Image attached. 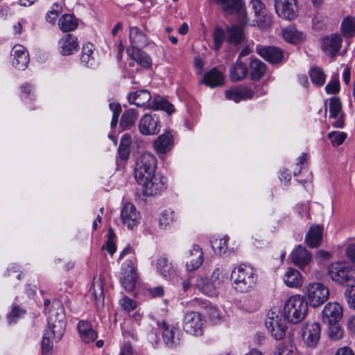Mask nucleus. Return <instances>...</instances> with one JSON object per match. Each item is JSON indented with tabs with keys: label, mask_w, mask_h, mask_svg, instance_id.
I'll return each mask as SVG.
<instances>
[{
	"label": "nucleus",
	"mask_w": 355,
	"mask_h": 355,
	"mask_svg": "<svg viewBox=\"0 0 355 355\" xmlns=\"http://www.w3.org/2000/svg\"><path fill=\"white\" fill-rule=\"evenodd\" d=\"M62 11V7L59 3H54L51 10H49L46 16V19L49 22L54 24L56 18Z\"/></svg>",
	"instance_id": "obj_54"
},
{
	"label": "nucleus",
	"mask_w": 355,
	"mask_h": 355,
	"mask_svg": "<svg viewBox=\"0 0 355 355\" xmlns=\"http://www.w3.org/2000/svg\"><path fill=\"white\" fill-rule=\"evenodd\" d=\"M94 47L92 43H87L83 46L81 61L87 67H92L94 64Z\"/></svg>",
	"instance_id": "obj_44"
},
{
	"label": "nucleus",
	"mask_w": 355,
	"mask_h": 355,
	"mask_svg": "<svg viewBox=\"0 0 355 355\" xmlns=\"http://www.w3.org/2000/svg\"><path fill=\"white\" fill-rule=\"evenodd\" d=\"M144 195L152 196L159 194L166 188V179L163 176L153 175L149 178H145L141 184Z\"/></svg>",
	"instance_id": "obj_11"
},
{
	"label": "nucleus",
	"mask_w": 355,
	"mask_h": 355,
	"mask_svg": "<svg viewBox=\"0 0 355 355\" xmlns=\"http://www.w3.org/2000/svg\"><path fill=\"white\" fill-rule=\"evenodd\" d=\"M283 280L288 288H300L303 284V277L297 270L289 268L285 272Z\"/></svg>",
	"instance_id": "obj_29"
},
{
	"label": "nucleus",
	"mask_w": 355,
	"mask_h": 355,
	"mask_svg": "<svg viewBox=\"0 0 355 355\" xmlns=\"http://www.w3.org/2000/svg\"><path fill=\"white\" fill-rule=\"evenodd\" d=\"M127 53L128 55L140 66L144 68H150L151 67V58L140 49L129 47L127 49Z\"/></svg>",
	"instance_id": "obj_28"
},
{
	"label": "nucleus",
	"mask_w": 355,
	"mask_h": 355,
	"mask_svg": "<svg viewBox=\"0 0 355 355\" xmlns=\"http://www.w3.org/2000/svg\"><path fill=\"white\" fill-rule=\"evenodd\" d=\"M248 69L247 65L239 58L233 64L230 69V78L233 82L243 80L248 75Z\"/></svg>",
	"instance_id": "obj_31"
},
{
	"label": "nucleus",
	"mask_w": 355,
	"mask_h": 355,
	"mask_svg": "<svg viewBox=\"0 0 355 355\" xmlns=\"http://www.w3.org/2000/svg\"><path fill=\"white\" fill-rule=\"evenodd\" d=\"M328 274L334 282L340 284L351 286L355 284V270L349 267L346 263H331L328 267Z\"/></svg>",
	"instance_id": "obj_5"
},
{
	"label": "nucleus",
	"mask_w": 355,
	"mask_h": 355,
	"mask_svg": "<svg viewBox=\"0 0 355 355\" xmlns=\"http://www.w3.org/2000/svg\"><path fill=\"white\" fill-rule=\"evenodd\" d=\"M250 4L256 17L267 12L264 3L261 0H251Z\"/></svg>",
	"instance_id": "obj_56"
},
{
	"label": "nucleus",
	"mask_w": 355,
	"mask_h": 355,
	"mask_svg": "<svg viewBox=\"0 0 355 355\" xmlns=\"http://www.w3.org/2000/svg\"><path fill=\"white\" fill-rule=\"evenodd\" d=\"M66 327L65 314L62 305L59 301H53L49 311L48 329L42 340V355H51L53 340L58 341L62 337Z\"/></svg>",
	"instance_id": "obj_1"
},
{
	"label": "nucleus",
	"mask_w": 355,
	"mask_h": 355,
	"mask_svg": "<svg viewBox=\"0 0 355 355\" xmlns=\"http://www.w3.org/2000/svg\"><path fill=\"white\" fill-rule=\"evenodd\" d=\"M341 32L345 37H352L355 35V17L347 16L341 24Z\"/></svg>",
	"instance_id": "obj_41"
},
{
	"label": "nucleus",
	"mask_w": 355,
	"mask_h": 355,
	"mask_svg": "<svg viewBox=\"0 0 355 355\" xmlns=\"http://www.w3.org/2000/svg\"><path fill=\"white\" fill-rule=\"evenodd\" d=\"M29 61V54L26 49L21 44H15L11 51L12 66L18 70H24L28 67Z\"/></svg>",
	"instance_id": "obj_14"
},
{
	"label": "nucleus",
	"mask_w": 355,
	"mask_h": 355,
	"mask_svg": "<svg viewBox=\"0 0 355 355\" xmlns=\"http://www.w3.org/2000/svg\"><path fill=\"white\" fill-rule=\"evenodd\" d=\"M309 76L315 87H320L325 83L326 76L322 69L318 67H314L309 70Z\"/></svg>",
	"instance_id": "obj_42"
},
{
	"label": "nucleus",
	"mask_w": 355,
	"mask_h": 355,
	"mask_svg": "<svg viewBox=\"0 0 355 355\" xmlns=\"http://www.w3.org/2000/svg\"><path fill=\"white\" fill-rule=\"evenodd\" d=\"M139 130L144 135H156L160 130V121L156 115L146 114L139 122Z\"/></svg>",
	"instance_id": "obj_15"
},
{
	"label": "nucleus",
	"mask_w": 355,
	"mask_h": 355,
	"mask_svg": "<svg viewBox=\"0 0 355 355\" xmlns=\"http://www.w3.org/2000/svg\"><path fill=\"white\" fill-rule=\"evenodd\" d=\"M256 52L271 64L280 63L284 59L283 51L280 48L275 46L258 44L256 46Z\"/></svg>",
	"instance_id": "obj_13"
},
{
	"label": "nucleus",
	"mask_w": 355,
	"mask_h": 355,
	"mask_svg": "<svg viewBox=\"0 0 355 355\" xmlns=\"http://www.w3.org/2000/svg\"><path fill=\"white\" fill-rule=\"evenodd\" d=\"M129 38L132 44L131 47L139 49L146 46L148 44V39L146 35L143 33L137 27L130 28Z\"/></svg>",
	"instance_id": "obj_36"
},
{
	"label": "nucleus",
	"mask_w": 355,
	"mask_h": 355,
	"mask_svg": "<svg viewBox=\"0 0 355 355\" xmlns=\"http://www.w3.org/2000/svg\"><path fill=\"white\" fill-rule=\"evenodd\" d=\"M138 111L134 108L125 110L121 117L120 127L122 130L130 129L136 123L138 118Z\"/></svg>",
	"instance_id": "obj_34"
},
{
	"label": "nucleus",
	"mask_w": 355,
	"mask_h": 355,
	"mask_svg": "<svg viewBox=\"0 0 355 355\" xmlns=\"http://www.w3.org/2000/svg\"><path fill=\"white\" fill-rule=\"evenodd\" d=\"M266 327L275 339L282 340L284 338L286 325L276 312H268L266 320Z\"/></svg>",
	"instance_id": "obj_9"
},
{
	"label": "nucleus",
	"mask_w": 355,
	"mask_h": 355,
	"mask_svg": "<svg viewBox=\"0 0 355 355\" xmlns=\"http://www.w3.org/2000/svg\"><path fill=\"white\" fill-rule=\"evenodd\" d=\"M157 162L155 156L150 153H144L138 157L134 173L139 184H141L145 178H149L155 174Z\"/></svg>",
	"instance_id": "obj_4"
},
{
	"label": "nucleus",
	"mask_w": 355,
	"mask_h": 355,
	"mask_svg": "<svg viewBox=\"0 0 355 355\" xmlns=\"http://www.w3.org/2000/svg\"><path fill=\"white\" fill-rule=\"evenodd\" d=\"M205 320L202 315L196 311H190L185 314L183 320L184 330L191 335L202 336Z\"/></svg>",
	"instance_id": "obj_8"
},
{
	"label": "nucleus",
	"mask_w": 355,
	"mask_h": 355,
	"mask_svg": "<svg viewBox=\"0 0 355 355\" xmlns=\"http://www.w3.org/2000/svg\"><path fill=\"white\" fill-rule=\"evenodd\" d=\"M226 40V31L219 26L215 28L213 31L214 49L218 51L222 46L223 42Z\"/></svg>",
	"instance_id": "obj_47"
},
{
	"label": "nucleus",
	"mask_w": 355,
	"mask_h": 355,
	"mask_svg": "<svg viewBox=\"0 0 355 355\" xmlns=\"http://www.w3.org/2000/svg\"><path fill=\"white\" fill-rule=\"evenodd\" d=\"M328 334L330 338L334 340H338L341 339L343 336V329L336 324H328Z\"/></svg>",
	"instance_id": "obj_53"
},
{
	"label": "nucleus",
	"mask_w": 355,
	"mask_h": 355,
	"mask_svg": "<svg viewBox=\"0 0 355 355\" xmlns=\"http://www.w3.org/2000/svg\"><path fill=\"white\" fill-rule=\"evenodd\" d=\"M282 37L290 43H297L304 40V35L294 26H288L282 31Z\"/></svg>",
	"instance_id": "obj_40"
},
{
	"label": "nucleus",
	"mask_w": 355,
	"mask_h": 355,
	"mask_svg": "<svg viewBox=\"0 0 355 355\" xmlns=\"http://www.w3.org/2000/svg\"><path fill=\"white\" fill-rule=\"evenodd\" d=\"M347 286L349 288L345 291V295L349 306L355 309V284Z\"/></svg>",
	"instance_id": "obj_58"
},
{
	"label": "nucleus",
	"mask_w": 355,
	"mask_h": 355,
	"mask_svg": "<svg viewBox=\"0 0 355 355\" xmlns=\"http://www.w3.org/2000/svg\"><path fill=\"white\" fill-rule=\"evenodd\" d=\"M119 304L126 312H130L137 308V302L135 300L127 297L123 296L119 301Z\"/></svg>",
	"instance_id": "obj_55"
},
{
	"label": "nucleus",
	"mask_w": 355,
	"mask_h": 355,
	"mask_svg": "<svg viewBox=\"0 0 355 355\" xmlns=\"http://www.w3.org/2000/svg\"><path fill=\"white\" fill-rule=\"evenodd\" d=\"M222 274L223 271L220 268H216L213 271L211 277L209 279L216 283L217 285L220 286L223 282Z\"/></svg>",
	"instance_id": "obj_61"
},
{
	"label": "nucleus",
	"mask_w": 355,
	"mask_h": 355,
	"mask_svg": "<svg viewBox=\"0 0 355 355\" xmlns=\"http://www.w3.org/2000/svg\"><path fill=\"white\" fill-rule=\"evenodd\" d=\"M148 292L153 297H161L164 293V288L161 286H156L154 288H150L148 289Z\"/></svg>",
	"instance_id": "obj_62"
},
{
	"label": "nucleus",
	"mask_w": 355,
	"mask_h": 355,
	"mask_svg": "<svg viewBox=\"0 0 355 355\" xmlns=\"http://www.w3.org/2000/svg\"><path fill=\"white\" fill-rule=\"evenodd\" d=\"M321 327L318 322H306L302 327V338L309 347L315 348L320 342Z\"/></svg>",
	"instance_id": "obj_10"
},
{
	"label": "nucleus",
	"mask_w": 355,
	"mask_h": 355,
	"mask_svg": "<svg viewBox=\"0 0 355 355\" xmlns=\"http://www.w3.org/2000/svg\"><path fill=\"white\" fill-rule=\"evenodd\" d=\"M175 220L174 211L165 210L164 211L159 220V225L162 228H165Z\"/></svg>",
	"instance_id": "obj_50"
},
{
	"label": "nucleus",
	"mask_w": 355,
	"mask_h": 355,
	"mask_svg": "<svg viewBox=\"0 0 355 355\" xmlns=\"http://www.w3.org/2000/svg\"><path fill=\"white\" fill-rule=\"evenodd\" d=\"M186 267L188 271H193L200 267L204 261L203 252L198 245H193L187 254Z\"/></svg>",
	"instance_id": "obj_19"
},
{
	"label": "nucleus",
	"mask_w": 355,
	"mask_h": 355,
	"mask_svg": "<svg viewBox=\"0 0 355 355\" xmlns=\"http://www.w3.org/2000/svg\"><path fill=\"white\" fill-rule=\"evenodd\" d=\"M153 147L157 153L164 155L173 147V137L171 132L166 131L160 135L153 142Z\"/></svg>",
	"instance_id": "obj_22"
},
{
	"label": "nucleus",
	"mask_w": 355,
	"mask_h": 355,
	"mask_svg": "<svg viewBox=\"0 0 355 355\" xmlns=\"http://www.w3.org/2000/svg\"><path fill=\"white\" fill-rule=\"evenodd\" d=\"M78 24V19L71 14H64L58 20V26L64 33L73 31Z\"/></svg>",
	"instance_id": "obj_37"
},
{
	"label": "nucleus",
	"mask_w": 355,
	"mask_h": 355,
	"mask_svg": "<svg viewBox=\"0 0 355 355\" xmlns=\"http://www.w3.org/2000/svg\"><path fill=\"white\" fill-rule=\"evenodd\" d=\"M275 8L277 15L283 19L292 20L297 17L296 0H275Z\"/></svg>",
	"instance_id": "obj_12"
},
{
	"label": "nucleus",
	"mask_w": 355,
	"mask_h": 355,
	"mask_svg": "<svg viewBox=\"0 0 355 355\" xmlns=\"http://www.w3.org/2000/svg\"><path fill=\"white\" fill-rule=\"evenodd\" d=\"M250 77L252 80H260L266 71V64L259 59H253L250 64Z\"/></svg>",
	"instance_id": "obj_38"
},
{
	"label": "nucleus",
	"mask_w": 355,
	"mask_h": 355,
	"mask_svg": "<svg viewBox=\"0 0 355 355\" xmlns=\"http://www.w3.org/2000/svg\"><path fill=\"white\" fill-rule=\"evenodd\" d=\"M322 322L327 324L338 323L343 316V308L336 302H329L322 311Z\"/></svg>",
	"instance_id": "obj_17"
},
{
	"label": "nucleus",
	"mask_w": 355,
	"mask_h": 355,
	"mask_svg": "<svg viewBox=\"0 0 355 355\" xmlns=\"http://www.w3.org/2000/svg\"><path fill=\"white\" fill-rule=\"evenodd\" d=\"M234 288L241 293L250 291L255 285L257 276L254 270L250 266L241 264L235 267L231 273Z\"/></svg>",
	"instance_id": "obj_3"
},
{
	"label": "nucleus",
	"mask_w": 355,
	"mask_h": 355,
	"mask_svg": "<svg viewBox=\"0 0 355 355\" xmlns=\"http://www.w3.org/2000/svg\"><path fill=\"white\" fill-rule=\"evenodd\" d=\"M24 313L25 311L20 309L18 306H13L8 316L9 323L12 324L16 322L17 319L22 316Z\"/></svg>",
	"instance_id": "obj_57"
},
{
	"label": "nucleus",
	"mask_w": 355,
	"mask_h": 355,
	"mask_svg": "<svg viewBox=\"0 0 355 355\" xmlns=\"http://www.w3.org/2000/svg\"><path fill=\"white\" fill-rule=\"evenodd\" d=\"M304 292L313 307L322 305L329 296L328 288L320 282L309 283L304 287Z\"/></svg>",
	"instance_id": "obj_6"
},
{
	"label": "nucleus",
	"mask_w": 355,
	"mask_h": 355,
	"mask_svg": "<svg viewBox=\"0 0 355 355\" xmlns=\"http://www.w3.org/2000/svg\"><path fill=\"white\" fill-rule=\"evenodd\" d=\"M322 228L320 225L311 226L305 237V241L310 248L318 247L322 241Z\"/></svg>",
	"instance_id": "obj_33"
},
{
	"label": "nucleus",
	"mask_w": 355,
	"mask_h": 355,
	"mask_svg": "<svg viewBox=\"0 0 355 355\" xmlns=\"http://www.w3.org/2000/svg\"><path fill=\"white\" fill-rule=\"evenodd\" d=\"M224 80V73L216 67H214L205 74L201 82L207 86L216 87L222 86Z\"/></svg>",
	"instance_id": "obj_25"
},
{
	"label": "nucleus",
	"mask_w": 355,
	"mask_h": 355,
	"mask_svg": "<svg viewBox=\"0 0 355 355\" xmlns=\"http://www.w3.org/2000/svg\"><path fill=\"white\" fill-rule=\"evenodd\" d=\"M294 352L293 347L289 349L284 343H280L275 348L273 355H290Z\"/></svg>",
	"instance_id": "obj_59"
},
{
	"label": "nucleus",
	"mask_w": 355,
	"mask_h": 355,
	"mask_svg": "<svg viewBox=\"0 0 355 355\" xmlns=\"http://www.w3.org/2000/svg\"><path fill=\"white\" fill-rule=\"evenodd\" d=\"M78 46L77 37L72 34L64 35L58 42L59 51L62 55H71Z\"/></svg>",
	"instance_id": "obj_23"
},
{
	"label": "nucleus",
	"mask_w": 355,
	"mask_h": 355,
	"mask_svg": "<svg viewBox=\"0 0 355 355\" xmlns=\"http://www.w3.org/2000/svg\"><path fill=\"white\" fill-rule=\"evenodd\" d=\"M148 109L153 110H163L165 111L168 115H171L175 111L172 103L165 98L159 96H155L151 102L149 103Z\"/></svg>",
	"instance_id": "obj_30"
},
{
	"label": "nucleus",
	"mask_w": 355,
	"mask_h": 355,
	"mask_svg": "<svg viewBox=\"0 0 355 355\" xmlns=\"http://www.w3.org/2000/svg\"><path fill=\"white\" fill-rule=\"evenodd\" d=\"M333 146L341 145L347 138V134L344 132L331 131L328 134Z\"/></svg>",
	"instance_id": "obj_51"
},
{
	"label": "nucleus",
	"mask_w": 355,
	"mask_h": 355,
	"mask_svg": "<svg viewBox=\"0 0 355 355\" xmlns=\"http://www.w3.org/2000/svg\"><path fill=\"white\" fill-rule=\"evenodd\" d=\"M121 218L124 225L128 229H133L139 224L141 216L135 206L132 203L127 202L121 209Z\"/></svg>",
	"instance_id": "obj_16"
},
{
	"label": "nucleus",
	"mask_w": 355,
	"mask_h": 355,
	"mask_svg": "<svg viewBox=\"0 0 355 355\" xmlns=\"http://www.w3.org/2000/svg\"><path fill=\"white\" fill-rule=\"evenodd\" d=\"M126 268H123L124 275L121 279V283L123 288L128 291H132L136 286L137 274L132 263L128 261L125 263Z\"/></svg>",
	"instance_id": "obj_20"
},
{
	"label": "nucleus",
	"mask_w": 355,
	"mask_h": 355,
	"mask_svg": "<svg viewBox=\"0 0 355 355\" xmlns=\"http://www.w3.org/2000/svg\"><path fill=\"white\" fill-rule=\"evenodd\" d=\"M94 297L96 302H103L104 300V293L103 285L101 283H98L96 285V288L94 289Z\"/></svg>",
	"instance_id": "obj_60"
},
{
	"label": "nucleus",
	"mask_w": 355,
	"mask_h": 355,
	"mask_svg": "<svg viewBox=\"0 0 355 355\" xmlns=\"http://www.w3.org/2000/svg\"><path fill=\"white\" fill-rule=\"evenodd\" d=\"M162 328L163 329V338L166 345L169 347L177 345V341L175 339V331H176V329L174 327L170 328L164 321L162 323Z\"/></svg>",
	"instance_id": "obj_43"
},
{
	"label": "nucleus",
	"mask_w": 355,
	"mask_h": 355,
	"mask_svg": "<svg viewBox=\"0 0 355 355\" xmlns=\"http://www.w3.org/2000/svg\"><path fill=\"white\" fill-rule=\"evenodd\" d=\"M226 15H236L239 21L247 24L248 19L242 0H212Z\"/></svg>",
	"instance_id": "obj_7"
},
{
	"label": "nucleus",
	"mask_w": 355,
	"mask_h": 355,
	"mask_svg": "<svg viewBox=\"0 0 355 355\" xmlns=\"http://www.w3.org/2000/svg\"><path fill=\"white\" fill-rule=\"evenodd\" d=\"M191 307H201L207 310V313L209 318L214 322L219 320L221 318L219 311L212 306H208L207 303L199 298H194L189 302Z\"/></svg>",
	"instance_id": "obj_35"
},
{
	"label": "nucleus",
	"mask_w": 355,
	"mask_h": 355,
	"mask_svg": "<svg viewBox=\"0 0 355 355\" xmlns=\"http://www.w3.org/2000/svg\"><path fill=\"white\" fill-rule=\"evenodd\" d=\"M196 286L205 295L209 297L217 296L219 286L206 277H200L197 279Z\"/></svg>",
	"instance_id": "obj_32"
},
{
	"label": "nucleus",
	"mask_w": 355,
	"mask_h": 355,
	"mask_svg": "<svg viewBox=\"0 0 355 355\" xmlns=\"http://www.w3.org/2000/svg\"><path fill=\"white\" fill-rule=\"evenodd\" d=\"M347 257L355 263V243L349 245L346 249Z\"/></svg>",
	"instance_id": "obj_64"
},
{
	"label": "nucleus",
	"mask_w": 355,
	"mask_h": 355,
	"mask_svg": "<svg viewBox=\"0 0 355 355\" xmlns=\"http://www.w3.org/2000/svg\"><path fill=\"white\" fill-rule=\"evenodd\" d=\"M228 238L227 236L223 238H213L210 243L211 248L216 253L219 254H225L227 250Z\"/></svg>",
	"instance_id": "obj_46"
},
{
	"label": "nucleus",
	"mask_w": 355,
	"mask_h": 355,
	"mask_svg": "<svg viewBox=\"0 0 355 355\" xmlns=\"http://www.w3.org/2000/svg\"><path fill=\"white\" fill-rule=\"evenodd\" d=\"M330 118L336 119L342 112V103L339 98L332 97L329 99Z\"/></svg>",
	"instance_id": "obj_48"
},
{
	"label": "nucleus",
	"mask_w": 355,
	"mask_h": 355,
	"mask_svg": "<svg viewBox=\"0 0 355 355\" xmlns=\"http://www.w3.org/2000/svg\"><path fill=\"white\" fill-rule=\"evenodd\" d=\"M128 101L137 107H146L148 109L152 96L148 90H135L128 96Z\"/></svg>",
	"instance_id": "obj_27"
},
{
	"label": "nucleus",
	"mask_w": 355,
	"mask_h": 355,
	"mask_svg": "<svg viewBox=\"0 0 355 355\" xmlns=\"http://www.w3.org/2000/svg\"><path fill=\"white\" fill-rule=\"evenodd\" d=\"M118 153L121 159L125 160L129 157L130 153V148L119 145Z\"/></svg>",
	"instance_id": "obj_63"
},
{
	"label": "nucleus",
	"mask_w": 355,
	"mask_h": 355,
	"mask_svg": "<svg viewBox=\"0 0 355 355\" xmlns=\"http://www.w3.org/2000/svg\"><path fill=\"white\" fill-rule=\"evenodd\" d=\"M109 107L112 111L111 127L112 128H114L118 123L119 116L121 112V106L119 103H110Z\"/></svg>",
	"instance_id": "obj_52"
},
{
	"label": "nucleus",
	"mask_w": 355,
	"mask_h": 355,
	"mask_svg": "<svg viewBox=\"0 0 355 355\" xmlns=\"http://www.w3.org/2000/svg\"><path fill=\"white\" fill-rule=\"evenodd\" d=\"M342 42L340 35H330L322 39L321 48L326 54L334 56L340 49Z\"/></svg>",
	"instance_id": "obj_18"
},
{
	"label": "nucleus",
	"mask_w": 355,
	"mask_h": 355,
	"mask_svg": "<svg viewBox=\"0 0 355 355\" xmlns=\"http://www.w3.org/2000/svg\"><path fill=\"white\" fill-rule=\"evenodd\" d=\"M234 24L226 28V41L232 45L241 44L245 38L244 26L246 24Z\"/></svg>",
	"instance_id": "obj_21"
},
{
	"label": "nucleus",
	"mask_w": 355,
	"mask_h": 355,
	"mask_svg": "<svg viewBox=\"0 0 355 355\" xmlns=\"http://www.w3.org/2000/svg\"><path fill=\"white\" fill-rule=\"evenodd\" d=\"M157 269L165 277H169L175 272L171 263L164 257H160L157 262Z\"/></svg>",
	"instance_id": "obj_45"
},
{
	"label": "nucleus",
	"mask_w": 355,
	"mask_h": 355,
	"mask_svg": "<svg viewBox=\"0 0 355 355\" xmlns=\"http://www.w3.org/2000/svg\"><path fill=\"white\" fill-rule=\"evenodd\" d=\"M309 311L307 301L300 295L291 296L284 306V317L288 322L297 324L306 316Z\"/></svg>",
	"instance_id": "obj_2"
},
{
	"label": "nucleus",
	"mask_w": 355,
	"mask_h": 355,
	"mask_svg": "<svg viewBox=\"0 0 355 355\" xmlns=\"http://www.w3.org/2000/svg\"><path fill=\"white\" fill-rule=\"evenodd\" d=\"M291 258L295 265L302 268L309 263L312 254L305 248L299 245L292 251Z\"/></svg>",
	"instance_id": "obj_24"
},
{
	"label": "nucleus",
	"mask_w": 355,
	"mask_h": 355,
	"mask_svg": "<svg viewBox=\"0 0 355 355\" xmlns=\"http://www.w3.org/2000/svg\"><path fill=\"white\" fill-rule=\"evenodd\" d=\"M77 329L80 338L85 343H92L97 338L96 331L88 321L80 320L78 323Z\"/></svg>",
	"instance_id": "obj_26"
},
{
	"label": "nucleus",
	"mask_w": 355,
	"mask_h": 355,
	"mask_svg": "<svg viewBox=\"0 0 355 355\" xmlns=\"http://www.w3.org/2000/svg\"><path fill=\"white\" fill-rule=\"evenodd\" d=\"M253 96V90H226L225 92L226 98L236 103L252 98Z\"/></svg>",
	"instance_id": "obj_39"
},
{
	"label": "nucleus",
	"mask_w": 355,
	"mask_h": 355,
	"mask_svg": "<svg viewBox=\"0 0 355 355\" xmlns=\"http://www.w3.org/2000/svg\"><path fill=\"white\" fill-rule=\"evenodd\" d=\"M256 21L258 26L262 30H267L272 24V15L268 12L256 17Z\"/></svg>",
	"instance_id": "obj_49"
}]
</instances>
